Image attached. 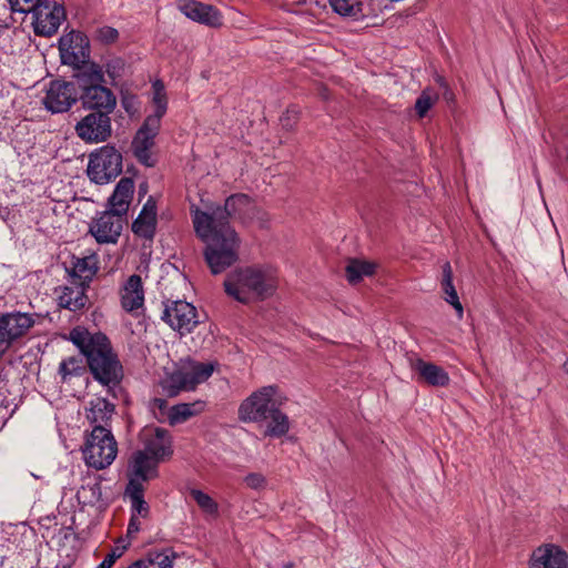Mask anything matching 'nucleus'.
I'll list each match as a JSON object with an SVG mask.
<instances>
[{
  "mask_svg": "<svg viewBox=\"0 0 568 568\" xmlns=\"http://www.w3.org/2000/svg\"><path fill=\"white\" fill-rule=\"evenodd\" d=\"M250 205V196L237 193L230 195L224 205L193 211L194 230L205 244L203 256L212 275L224 273L240 260L241 240L230 220L241 219Z\"/></svg>",
  "mask_w": 568,
  "mask_h": 568,
  "instance_id": "f257e3e1",
  "label": "nucleus"
},
{
  "mask_svg": "<svg viewBox=\"0 0 568 568\" xmlns=\"http://www.w3.org/2000/svg\"><path fill=\"white\" fill-rule=\"evenodd\" d=\"M69 339L85 357L95 381L108 387L121 383L123 367L105 334L101 332L92 334L85 327L77 326L70 331Z\"/></svg>",
  "mask_w": 568,
  "mask_h": 568,
  "instance_id": "f03ea898",
  "label": "nucleus"
},
{
  "mask_svg": "<svg viewBox=\"0 0 568 568\" xmlns=\"http://www.w3.org/2000/svg\"><path fill=\"white\" fill-rule=\"evenodd\" d=\"M223 285L225 293L242 304H248L253 298L264 301L277 288L273 273L260 266L233 270L227 274Z\"/></svg>",
  "mask_w": 568,
  "mask_h": 568,
  "instance_id": "7ed1b4c3",
  "label": "nucleus"
},
{
  "mask_svg": "<svg viewBox=\"0 0 568 568\" xmlns=\"http://www.w3.org/2000/svg\"><path fill=\"white\" fill-rule=\"evenodd\" d=\"M82 453L89 467L101 470L110 466L118 454V444L111 429L93 427L85 440Z\"/></svg>",
  "mask_w": 568,
  "mask_h": 568,
  "instance_id": "20e7f679",
  "label": "nucleus"
},
{
  "mask_svg": "<svg viewBox=\"0 0 568 568\" xmlns=\"http://www.w3.org/2000/svg\"><path fill=\"white\" fill-rule=\"evenodd\" d=\"M122 168V153L113 144H105L89 155L87 173L92 182L103 185L115 180Z\"/></svg>",
  "mask_w": 568,
  "mask_h": 568,
  "instance_id": "39448f33",
  "label": "nucleus"
},
{
  "mask_svg": "<svg viewBox=\"0 0 568 568\" xmlns=\"http://www.w3.org/2000/svg\"><path fill=\"white\" fill-rule=\"evenodd\" d=\"M32 13V27L37 36L50 38L54 36L61 22L65 20L67 12L63 0H38L33 7H29Z\"/></svg>",
  "mask_w": 568,
  "mask_h": 568,
  "instance_id": "423d86ee",
  "label": "nucleus"
},
{
  "mask_svg": "<svg viewBox=\"0 0 568 568\" xmlns=\"http://www.w3.org/2000/svg\"><path fill=\"white\" fill-rule=\"evenodd\" d=\"M277 386L268 385L253 392L239 407V419L244 423H262L268 419V415L276 406L274 396Z\"/></svg>",
  "mask_w": 568,
  "mask_h": 568,
  "instance_id": "0eeeda50",
  "label": "nucleus"
},
{
  "mask_svg": "<svg viewBox=\"0 0 568 568\" xmlns=\"http://www.w3.org/2000/svg\"><path fill=\"white\" fill-rule=\"evenodd\" d=\"M161 318L181 336L190 334L199 324L194 305L186 301H166Z\"/></svg>",
  "mask_w": 568,
  "mask_h": 568,
  "instance_id": "6e6552de",
  "label": "nucleus"
},
{
  "mask_svg": "<svg viewBox=\"0 0 568 568\" xmlns=\"http://www.w3.org/2000/svg\"><path fill=\"white\" fill-rule=\"evenodd\" d=\"M79 93L73 82L64 80H52L42 100L44 108L51 113L68 112L78 102Z\"/></svg>",
  "mask_w": 568,
  "mask_h": 568,
  "instance_id": "1a4fd4ad",
  "label": "nucleus"
},
{
  "mask_svg": "<svg viewBox=\"0 0 568 568\" xmlns=\"http://www.w3.org/2000/svg\"><path fill=\"white\" fill-rule=\"evenodd\" d=\"M59 52L61 62L72 68L85 64L90 57V45L88 38L80 31L71 32L60 37Z\"/></svg>",
  "mask_w": 568,
  "mask_h": 568,
  "instance_id": "9d476101",
  "label": "nucleus"
},
{
  "mask_svg": "<svg viewBox=\"0 0 568 568\" xmlns=\"http://www.w3.org/2000/svg\"><path fill=\"white\" fill-rule=\"evenodd\" d=\"M75 132L85 143L105 142L112 134L110 114L90 112L77 123Z\"/></svg>",
  "mask_w": 568,
  "mask_h": 568,
  "instance_id": "9b49d317",
  "label": "nucleus"
},
{
  "mask_svg": "<svg viewBox=\"0 0 568 568\" xmlns=\"http://www.w3.org/2000/svg\"><path fill=\"white\" fill-rule=\"evenodd\" d=\"M34 325L29 313L11 312L0 314V346L9 348Z\"/></svg>",
  "mask_w": 568,
  "mask_h": 568,
  "instance_id": "f8f14e48",
  "label": "nucleus"
},
{
  "mask_svg": "<svg viewBox=\"0 0 568 568\" xmlns=\"http://www.w3.org/2000/svg\"><path fill=\"white\" fill-rule=\"evenodd\" d=\"M123 221L124 217L108 209L90 224L89 233L100 244H114L121 235Z\"/></svg>",
  "mask_w": 568,
  "mask_h": 568,
  "instance_id": "ddd939ff",
  "label": "nucleus"
},
{
  "mask_svg": "<svg viewBox=\"0 0 568 568\" xmlns=\"http://www.w3.org/2000/svg\"><path fill=\"white\" fill-rule=\"evenodd\" d=\"M158 466L159 462L154 457H150L146 452L141 449L133 452L128 460V485H143V483L156 478L159 476Z\"/></svg>",
  "mask_w": 568,
  "mask_h": 568,
  "instance_id": "4468645a",
  "label": "nucleus"
},
{
  "mask_svg": "<svg viewBox=\"0 0 568 568\" xmlns=\"http://www.w3.org/2000/svg\"><path fill=\"white\" fill-rule=\"evenodd\" d=\"M78 101L81 102L83 109L91 112H106V114H111L116 106V97L103 84L79 93Z\"/></svg>",
  "mask_w": 568,
  "mask_h": 568,
  "instance_id": "2eb2a0df",
  "label": "nucleus"
},
{
  "mask_svg": "<svg viewBox=\"0 0 568 568\" xmlns=\"http://www.w3.org/2000/svg\"><path fill=\"white\" fill-rule=\"evenodd\" d=\"M142 436L144 443L143 450L159 463L173 454L171 437L165 428L155 427L152 430H144Z\"/></svg>",
  "mask_w": 568,
  "mask_h": 568,
  "instance_id": "dca6fc26",
  "label": "nucleus"
},
{
  "mask_svg": "<svg viewBox=\"0 0 568 568\" xmlns=\"http://www.w3.org/2000/svg\"><path fill=\"white\" fill-rule=\"evenodd\" d=\"M180 9L193 21L213 28L222 24V17L219 10L211 4H205L196 0H180Z\"/></svg>",
  "mask_w": 568,
  "mask_h": 568,
  "instance_id": "f3484780",
  "label": "nucleus"
},
{
  "mask_svg": "<svg viewBox=\"0 0 568 568\" xmlns=\"http://www.w3.org/2000/svg\"><path fill=\"white\" fill-rule=\"evenodd\" d=\"M156 203L150 197L132 223V232L144 240L152 241L156 232Z\"/></svg>",
  "mask_w": 568,
  "mask_h": 568,
  "instance_id": "a211bd4d",
  "label": "nucleus"
},
{
  "mask_svg": "<svg viewBox=\"0 0 568 568\" xmlns=\"http://www.w3.org/2000/svg\"><path fill=\"white\" fill-rule=\"evenodd\" d=\"M73 69V83L74 88L78 87L79 93L100 87L105 82L103 68L97 62L91 61Z\"/></svg>",
  "mask_w": 568,
  "mask_h": 568,
  "instance_id": "6ab92c4d",
  "label": "nucleus"
},
{
  "mask_svg": "<svg viewBox=\"0 0 568 568\" xmlns=\"http://www.w3.org/2000/svg\"><path fill=\"white\" fill-rule=\"evenodd\" d=\"M133 192V180L131 178H122L108 200L109 210L124 217L128 213Z\"/></svg>",
  "mask_w": 568,
  "mask_h": 568,
  "instance_id": "aec40b11",
  "label": "nucleus"
},
{
  "mask_svg": "<svg viewBox=\"0 0 568 568\" xmlns=\"http://www.w3.org/2000/svg\"><path fill=\"white\" fill-rule=\"evenodd\" d=\"M412 368L418 374L423 382L430 386L444 387L449 384L450 378L448 373L434 363L417 358L412 363Z\"/></svg>",
  "mask_w": 568,
  "mask_h": 568,
  "instance_id": "412c9836",
  "label": "nucleus"
},
{
  "mask_svg": "<svg viewBox=\"0 0 568 568\" xmlns=\"http://www.w3.org/2000/svg\"><path fill=\"white\" fill-rule=\"evenodd\" d=\"M70 268L68 270L72 278L79 280L78 284L89 287L92 278L97 274L98 258L95 254L84 257H71Z\"/></svg>",
  "mask_w": 568,
  "mask_h": 568,
  "instance_id": "4be33fe9",
  "label": "nucleus"
},
{
  "mask_svg": "<svg viewBox=\"0 0 568 568\" xmlns=\"http://www.w3.org/2000/svg\"><path fill=\"white\" fill-rule=\"evenodd\" d=\"M144 302V291L142 285L141 276L132 274L126 280L122 293H121V305L123 310L131 313L142 307Z\"/></svg>",
  "mask_w": 568,
  "mask_h": 568,
  "instance_id": "5701e85b",
  "label": "nucleus"
},
{
  "mask_svg": "<svg viewBox=\"0 0 568 568\" xmlns=\"http://www.w3.org/2000/svg\"><path fill=\"white\" fill-rule=\"evenodd\" d=\"M87 418L93 427H106L115 412L114 404L103 397H95L89 402Z\"/></svg>",
  "mask_w": 568,
  "mask_h": 568,
  "instance_id": "b1692460",
  "label": "nucleus"
},
{
  "mask_svg": "<svg viewBox=\"0 0 568 568\" xmlns=\"http://www.w3.org/2000/svg\"><path fill=\"white\" fill-rule=\"evenodd\" d=\"M88 287L74 282V286H64L59 295V305L72 312L85 307L89 297L85 294Z\"/></svg>",
  "mask_w": 568,
  "mask_h": 568,
  "instance_id": "393cba45",
  "label": "nucleus"
},
{
  "mask_svg": "<svg viewBox=\"0 0 568 568\" xmlns=\"http://www.w3.org/2000/svg\"><path fill=\"white\" fill-rule=\"evenodd\" d=\"M161 386L164 394L169 397H175L181 392L195 389L189 375V372L184 369H176L172 372L162 382Z\"/></svg>",
  "mask_w": 568,
  "mask_h": 568,
  "instance_id": "a878e982",
  "label": "nucleus"
},
{
  "mask_svg": "<svg viewBox=\"0 0 568 568\" xmlns=\"http://www.w3.org/2000/svg\"><path fill=\"white\" fill-rule=\"evenodd\" d=\"M161 124L155 119L144 120L132 141V151H151Z\"/></svg>",
  "mask_w": 568,
  "mask_h": 568,
  "instance_id": "bb28decb",
  "label": "nucleus"
},
{
  "mask_svg": "<svg viewBox=\"0 0 568 568\" xmlns=\"http://www.w3.org/2000/svg\"><path fill=\"white\" fill-rule=\"evenodd\" d=\"M175 554L172 550L152 551L144 559L132 562L128 568H172Z\"/></svg>",
  "mask_w": 568,
  "mask_h": 568,
  "instance_id": "cd10ccee",
  "label": "nucleus"
},
{
  "mask_svg": "<svg viewBox=\"0 0 568 568\" xmlns=\"http://www.w3.org/2000/svg\"><path fill=\"white\" fill-rule=\"evenodd\" d=\"M442 288L443 292L446 294L445 301L456 310V312L458 313V317L462 318L464 308L453 284V270L449 262H446L443 265Z\"/></svg>",
  "mask_w": 568,
  "mask_h": 568,
  "instance_id": "c85d7f7f",
  "label": "nucleus"
},
{
  "mask_svg": "<svg viewBox=\"0 0 568 568\" xmlns=\"http://www.w3.org/2000/svg\"><path fill=\"white\" fill-rule=\"evenodd\" d=\"M267 420L270 422L265 429V436L280 438L288 433V417L278 408V404L272 409Z\"/></svg>",
  "mask_w": 568,
  "mask_h": 568,
  "instance_id": "c756f323",
  "label": "nucleus"
},
{
  "mask_svg": "<svg viewBox=\"0 0 568 568\" xmlns=\"http://www.w3.org/2000/svg\"><path fill=\"white\" fill-rule=\"evenodd\" d=\"M376 264L358 258H351L345 267L346 278L351 284H357L364 276L375 273Z\"/></svg>",
  "mask_w": 568,
  "mask_h": 568,
  "instance_id": "7c9ffc66",
  "label": "nucleus"
},
{
  "mask_svg": "<svg viewBox=\"0 0 568 568\" xmlns=\"http://www.w3.org/2000/svg\"><path fill=\"white\" fill-rule=\"evenodd\" d=\"M125 495L131 499V515L146 518L150 514V507L144 499V486L141 484L126 485Z\"/></svg>",
  "mask_w": 568,
  "mask_h": 568,
  "instance_id": "2f4dec72",
  "label": "nucleus"
},
{
  "mask_svg": "<svg viewBox=\"0 0 568 568\" xmlns=\"http://www.w3.org/2000/svg\"><path fill=\"white\" fill-rule=\"evenodd\" d=\"M332 10L341 17L358 20L364 17V0H328Z\"/></svg>",
  "mask_w": 568,
  "mask_h": 568,
  "instance_id": "473e14b6",
  "label": "nucleus"
},
{
  "mask_svg": "<svg viewBox=\"0 0 568 568\" xmlns=\"http://www.w3.org/2000/svg\"><path fill=\"white\" fill-rule=\"evenodd\" d=\"M204 407L203 402H195L192 404L182 403L171 407L169 413V422L171 425L186 422L192 416L200 413Z\"/></svg>",
  "mask_w": 568,
  "mask_h": 568,
  "instance_id": "72a5a7b5",
  "label": "nucleus"
},
{
  "mask_svg": "<svg viewBox=\"0 0 568 568\" xmlns=\"http://www.w3.org/2000/svg\"><path fill=\"white\" fill-rule=\"evenodd\" d=\"M80 503L87 506H97L102 501V486L100 480L90 481L81 486L77 493Z\"/></svg>",
  "mask_w": 568,
  "mask_h": 568,
  "instance_id": "f704fd0d",
  "label": "nucleus"
},
{
  "mask_svg": "<svg viewBox=\"0 0 568 568\" xmlns=\"http://www.w3.org/2000/svg\"><path fill=\"white\" fill-rule=\"evenodd\" d=\"M554 550H556L555 544H544L537 547L530 555L528 568H552L550 560Z\"/></svg>",
  "mask_w": 568,
  "mask_h": 568,
  "instance_id": "c9c22d12",
  "label": "nucleus"
},
{
  "mask_svg": "<svg viewBox=\"0 0 568 568\" xmlns=\"http://www.w3.org/2000/svg\"><path fill=\"white\" fill-rule=\"evenodd\" d=\"M87 372L81 358L74 356L63 359L59 365V375L63 383L72 376H82Z\"/></svg>",
  "mask_w": 568,
  "mask_h": 568,
  "instance_id": "e433bc0d",
  "label": "nucleus"
},
{
  "mask_svg": "<svg viewBox=\"0 0 568 568\" xmlns=\"http://www.w3.org/2000/svg\"><path fill=\"white\" fill-rule=\"evenodd\" d=\"M154 97H153V103L155 104V112L151 115H148L145 120H152L155 119L158 124H161V119L166 112L168 109V99L163 91V85L160 81H156L154 83Z\"/></svg>",
  "mask_w": 568,
  "mask_h": 568,
  "instance_id": "4c0bfd02",
  "label": "nucleus"
},
{
  "mask_svg": "<svg viewBox=\"0 0 568 568\" xmlns=\"http://www.w3.org/2000/svg\"><path fill=\"white\" fill-rule=\"evenodd\" d=\"M193 383V386L196 387L199 384L209 379L214 372L213 363H194L191 366V369L187 371Z\"/></svg>",
  "mask_w": 568,
  "mask_h": 568,
  "instance_id": "58836bf2",
  "label": "nucleus"
},
{
  "mask_svg": "<svg viewBox=\"0 0 568 568\" xmlns=\"http://www.w3.org/2000/svg\"><path fill=\"white\" fill-rule=\"evenodd\" d=\"M190 495L195 500L197 506L206 514L216 515L219 511L217 503L207 494L200 489H191Z\"/></svg>",
  "mask_w": 568,
  "mask_h": 568,
  "instance_id": "ea45409f",
  "label": "nucleus"
},
{
  "mask_svg": "<svg viewBox=\"0 0 568 568\" xmlns=\"http://www.w3.org/2000/svg\"><path fill=\"white\" fill-rule=\"evenodd\" d=\"M105 73L111 79V85H116V81L121 79L125 71V61L115 57L106 61L104 64Z\"/></svg>",
  "mask_w": 568,
  "mask_h": 568,
  "instance_id": "a19ab883",
  "label": "nucleus"
},
{
  "mask_svg": "<svg viewBox=\"0 0 568 568\" xmlns=\"http://www.w3.org/2000/svg\"><path fill=\"white\" fill-rule=\"evenodd\" d=\"M437 100V95H432L429 90H424L415 102V110L419 118H424Z\"/></svg>",
  "mask_w": 568,
  "mask_h": 568,
  "instance_id": "79ce46f5",
  "label": "nucleus"
},
{
  "mask_svg": "<svg viewBox=\"0 0 568 568\" xmlns=\"http://www.w3.org/2000/svg\"><path fill=\"white\" fill-rule=\"evenodd\" d=\"M300 119V110L295 105H291L281 115L280 122L284 130L292 131L297 124Z\"/></svg>",
  "mask_w": 568,
  "mask_h": 568,
  "instance_id": "37998d69",
  "label": "nucleus"
},
{
  "mask_svg": "<svg viewBox=\"0 0 568 568\" xmlns=\"http://www.w3.org/2000/svg\"><path fill=\"white\" fill-rule=\"evenodd\" d=\"M121 105L130 115H134L139 111L138 97L129 91H121Z\"/></svg>",
  "mask_w": 568,
  "mask_h": 568,
  "instance_id": "c03bdc74",
  "label": "nucleus"
},
{
  "mask_svg": "<svg viewBox=\"0 0 568 568\" xmlns=\"http://www.w3.org/2000/svg\"><path fill=\"white\" fill-rule=\"evenodd\" d=\"M97 39L103 44L114 43L119 39V31L110 26H103L97 30Z\"/></svg>",
  "mask_w": 568,
  "mask_h": 568,
  "instance_id": "a18cd8bd",
  "label": "nucleus"
},
{
  "mask_svg": "<svg viewBox=\"0 0 568 568\" xmlns=\"http://www.w3.org/2000/svg\"><path fill=\"white\" fill-rule=\"evenodd\" d=\"M128 548V545H116L113 547L110 552L105 556V558L102 560V562L99 565L98 568H111L114 562L123 556Z\"/></svg>",
  "mask_w": 568,
  "mask_h": 568,
  "instance_id": "49530a36",
  "label": "nucleus"
},
{
  "mask_svg": "<svg viewBox=\"0 0 568 568\" xmlns=\"http://www.w3.org/2000/svg\"><path fill=\"white\" fill-rule=\"evenodd\" d=\"M550 565L552 568H568L567 551L556 545V550L552 552Z\"/></svg>",
  "mask_w": 568,
  "mask_h": 568,
  "instance_id": "de8ad7c7",
  "label": "nucleus"
},
{
  "mask_svg": "<svg viewBox=\"0 0 568 568\" xmlns=\"http://www.w3.org/2000/svg\"><path fill=\"white\" fill-rule=\"evenodd\" d=\"M10 8L13 12L27 13L29 7H33L38 3V0H8Z\"/></svg>",
  "mask_w": 568,
  "mask_h": 568,
  "instance_id": "09e8293b",
  "label": "nucleus"
},
{
  "mask_svg": "<svg viewBox=\"0 0 568 568\" xmlns=\"http://www.w3.org/2000/svg\"><path fill=\"white\" fill-rule=\"evenodd\" d=\"M245 484L247 487L253 489H260L265 486V477L262 474L258 473H250L244 478Z\"/></svg>",
  "mask_w": 568,
  "mask_h": 568,
  "instance_id": "8fccbe9b",
  "label": "nucleus"
},
{
  "mask_svg": "<svg viewBox=\"0 0 568 568\" xmlns=\"http://www.w3.org/2000/svg\"><path fill=\"white\" fill-rule=\"evenodd\" d=\"M134 156L142 165L153 168L156 161L152 158L151 151H133Z\"/></svg>",
  "mask_w": 568,
  "mask_h": 568,
  "instance_id": "3c124183",
  "label": "nucleus"
},
{
  "mask_svg": "<svg viewBox=\"0 0 568 568\" xmlns=\"http://www.w3.org/2000/svg\"><path fill=\"white\" fill-rule=\"evenodd\" d=\"M141 530V521L139 516L131 515L128 529H126V538L133 539L135 535Z\"/></svg>",
  "mask_w": 568,
  "mask_h": 568,
  "instance_id": "603ef678",
  "label": "nucleus"
},
{
  "mask_svg": "<svg viewBox=\"0 0 568 568\" xmlns=\"http://www.w3.org/2000/svg\"><path fill=\"white\" fill-rule=\"evenodd\" d=\"M328 3V0H306V6L311 9L316 7L318 9H325Z\"/></svg>",
  "mask_w": 568,
  "mask_h": 568,
  "instance_id": "864d4df0",
  "label": "nucleus"
},
{
  "mask_svg": "<svg viewBox=\"0 0 568 568\" xmlns=\"http://www.w3.org/2000/svg\"><path fill=\"white\" fill-rule=\"evenodd\" d=\"M288 4L303 6L306 4V0H285Z\"/></svg>",
  "mask_w": 568,
  "mask_h": 568,
  "instance_id": "5fc2aeb1",
  "label": "nucleus"
},
{
  "mask_svg": "<svg viewBox=\"0 0 568 568\" xmlns=\"http://www.w3.org/2000/svg\"><path fill=\"white\" fill-rule=\"evenodd\" d=\"M562 369L566 374H568V359L562 364Z\"/></svg>",
  "mask_w": 568,
  "mask_h": 568,
  "instance_id": "6e6d98bb",
  "label": "nucleus"
},
{
  "mask_svg": "<svg viewBox=\"0 0 568 568\" xmlns=\"http://www.w3.org/2000/svg\"><path fill=\"white\" fill-rule=\"evenodd\" d=\"M156 402L159 403V406L162 407V405L165 403L164 399H156Z\"/></svg>",
  "mask_w": 568,
  "mask_h": 568,
  "instance_id": "4d7b16f0",
  "label": "nucleus"
},
{
  "mask_svg": "<svg viewBox=\"0 0 568 568\" xmlns=\"http://www.w3.org/2000/svg\"><path fill=\"white\" fill-rule=\"evenodd\" d=\"M140 191L146 192V189L143 185H140Z\"/></svg>",
  "mask_w": 568,
  "mask_h": 568,
  "instance_id": "13d9d810",
  "label": "nucleus"
},
{
  "mask_svg": "<svg viewBox=\"0 0 568 568\" xmlns=\"http://www.w3.org/2000/svg\"><path fill=\"white\" fill-rule=\"evenodd\" d=\"M140 191L146 192V189L143 185H140Z\"/></svg>",
  "mask_w": 568,
  "mask_h": 568,
  "instance_id": "bf43d9fd",
  "label": "nucleus"
},
{
  "mask_svg": "<svg viewBox=\"0 0 568 568\" xmlns=\"http://www.w3.org/2000/svg\"><path fill=\"white\" fill-rule=\"evenodd\" d=\"M140 191L146 192V189L143 185H140Z\"/></svg>",
  "mask_w": 568,
  "mask_h": 568,
  "instance_id": "052dcab7",
  "label": "nucleus"
},
{
  "mask_svg": "<svg viewBox=\"0 0 568 568\" xmlns=\"http://www.w3.org/2000/svg\"><path fill=\"white\" fill-rule=\"evenodd\" d=\"M51 2H54V0H50Z\"/></svg>",
  "mask_w": 568,
  "mask_h": 568,
  "instance_id": "680f3d73",
  "label": "nucleus"
}]
</instances>
